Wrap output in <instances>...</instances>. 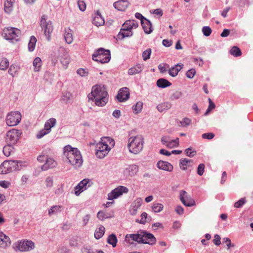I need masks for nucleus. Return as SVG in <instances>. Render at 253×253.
<instances>
[{
  "label": "nucleus",
  "instance_id": "nucleus-26",
  "mask_svg": "<svg viewBox=\"0 0 253 253\" xmlns=\"http://www.w3.org/2000/svg\"><path fill=\"white\" fill-rule=\"evenodd\" d=\"M193 161L188 159H182L180 160L179 166L180 168L182 170H186L187 167L192 166Z\"/></svg>",
  "mask_w": 253,
  "mask_h": 253
},
{
  "label": "nucleus",
  "instance_id": "nucleus-13",
  "mask_svg": "<svg viewBox=\"0 0 253 253\" xmlns=\"http://www.w3.org/2000/svg\"><path fill=\"white\" fill-rule=\"evenodd\" d=\"M187 194L186 192L184 190L180 191V200L182 204L186 207H192L195 205V201L191 198L190 196L188 197L185 196L186 199H185L184 196Z\"/></svg>",
  "mask_w": 253,
  "mask_h": 253
},
{
  "label": "nucleus",
  "instance_id": "nucleus-29",
  "mask_svg": "<svg viewBox=\"0 0 253 253\" xmlns=\"http://www.w3.org/2000/svg\"><path fill=\"white\" fill-rule=\"evenodd\" d=\"M14 1V0H5L4 9L5 12L10 13L12 11Z\"/></svg>",
  "mask_w": 253,
  "mask_h": 253
},
{
  "label": "nucleus",
  "instance_id": "nucleus-37",
  "mask_svg": "<svg viewBox=\"0 0 253 253\" xmlns=\"http://www.w3.org/2000/svg\"><path fill=\"white\" fill-rule=\"evenodd\" d=\"M117 241L118 240L116 236L114 234L110 235L108 237L107 243L111 245L113 247H115L116 246Z\"/></svg>",
  "mask_w": 253,
  "mask_h": 253
},
{
  "label": "nucleus",
  "instance_id": "nucleus-5",
  "mask_svg": "<svg viewBox=\"0 0 253 253\" xmlns=\"http://www.w3.org/2000/svg\"><path fill=\"white\" fill-rule=\"evenodd\" d=\"M21 134L22 132L20 130L12 129L8 131L5 138L6 144L15 145L20 138Z\"/></svg>",
  "mask_w": 253,
  "mask_h": 253
},
{
  "label": "nucleus",
  "instance_id": "nucleus-8",
  "mask_svg": "<svg viewBox=\"0 0 253 253\" xmlns=\"http://www.w3.org/2000/svg\"><path fill=\"white\" fill-rule=\"evenodd\" d=\"M20 35V31L14 28H9L4 29L2 32V36L7 40L18 41Z\"/></svg>",
  "mask_w": 253,
  "mask_h": 253
},
{
  "label": "nucleus",
  "instance_id": "nucleus-56",
  "mask_svg": "<svg viewBox=\"0 0 253 253\" xmlns=\"http://www.w3.org/2000/svg\"><path fill=\"white\" fill-rule=\"evenodd\" d=\"M78 5L80 10L82 11H84L86 9V4L83 0H79Z\"/></svg>",
  "mask_w": 253,
  "mask_h": 253
},
{
  "label": "nucleus",
  "instance_id": "nucleus-45",
  "mask_svg": "<svg viewBox=\"0 0 253 253\" xmlns=\"http://www.w3.org/2000/svg\"><path fill=\"white\" fill-rule=\"evenodd\" d=\"M78 149L76 148H72L70 145H67L64 148L63 155L66 157V155H69L70 152H73L74 151H77Z\"/></svg>",
  "mask_w": 253,
  "mask_h": 253
},
{
  "label": "nucleus",
  "instance_id": "nucleus-53",
  "mask_svg": "<svg viewBox=\"0 0 253 253\" xmlns=\"http://www.w3.org/2000/svg\"><path fill=\"white\" fill-rule=\"evenodd\" d=\"M142 199L140 198H137L131 204L134 208L138 209L141 205Z\"/></svg>",
  "mask_w": 253,
  "mask_h": 253
},
{
  "label": "nucleus",
  "instance_id": "nucleus-64",
  "mask_svg": "<svg viewBox=\"0 0 253 253\" xmlns=\"http://www.w3.org/2000/svg\"><path fill=\"white\" fill-rule=\"evenodd\" d=\"M191 123V120L189 118H185L183 119V120L180 122V124L181 125L184 126L186 127L189 126Z\"/></svg>",
  "mask_w": 253,
  "mask_h": 253
},
{
  "label": "nucleus",
  "instance_id": "nucleus-33",
  "mask_svg": "<svg viewBox=\"0 0 253 253\" xmlns=\"http://www.w3.org/2000/svg\"><path fill=\"white\" fill-rule=\"evenodd\" d=\"M62 210V207L59 205H55L51 207L48 210V214L51 215L61 212Z\"/></svg>",
  "mask_w": 253,
  "mask_h": 253
},
{
  "label": "nucleus",
  "instance_id": "nucleus-23",
  "mask_svg": "<svg viewBox=\"0 0 253 253\" xmlns=\"http://www.w3.org/2000/svg\"><path fill=\"white\" fill-rule=\"evenodd\" d=\"M183 64L180 63H178L175 65L174 66L170 68L169 70V74L171 77H175L178 73V72L181 70L182 68Z\"/></svg>",
  "mask_w": 253,
  "mask_h": 253
},
{
  "label": "nucleus",
  "instance_id": "nucleus-55",
  "mask_svg": "<svg viewBox=\"0 0 253 253\" xmlns=\"http://www.w3.org/2000/svg\"><path fill=\"white\" fill-rule=\"evenodd\" d=\"M129 20H126L123 25V27L121 29V30H123L124 31H128L132 30L131 27L130 26Z\"/></svg>",
  "mask_w": 253,
  "mask_h": 253
},
{
  "label": "nucleus",
  "instance_id": "nucleus-31",
  "mask_svg": "<svg viewBox=\"0 0 253 253\" xmlns=\"http://www.w3.org/2000/svg\"><path fill=\"white\" fill-rule=\"evenodd\" d=\"M14 145L9 144H6V145L3 147V153L5 156L8 157L10 156L11 153L14 151Z\"/></svg>",
  "mask_w": 253,
  "mask_h": 253
},
{
  "label": "nucleus",
  "instance_id": "nucleus-58",
  "mask_svg": "<svg viewBox=\"0 0 253 253\" xmlns=\"http://www.w3.org/2000/svg\"><path fill=\"white\" fill-rule=\"evenodd\" d=\"M185 152L186 155L190 158L193 157L196 154V151L194 150L192 151L191 148H187Z\"/></svg>",
  "mask_w": 253,
  "mask_h": 253
},
{
  "label": "nucleus",
  "instance_id": "nucleus-21",
  "mask_svg": "<svg viewBox=\"0 0 253 253\" xmlns=\"http://www.w3.org/2000/svg\"><path fill=\"white\" fill-rule=\"evenodd\" d=\"M56 165V162L53 159L47 157L45 163L42 167V170H46L48 169L54 168Z\"/></svg>",
  "mask_w": 253,
  "mask_h": 253
},
{
  "label": "nucleus",
  "instance_id": "nucleus-36",
  "mask_svg": "<svg viewBox=\"0 0 253 253\" xmlns=\"http://www.w3.org/2000/svg\"><path fill=\"white\" fill-rule=\"evenodd\" d=\"M56 123V120L54 118H50L44 124V127L46 128V130H51V128L53 127Z\"/></svg>",
  "mask_w": 253,
  "mask_h": 253
},
{
  "label": "nucleus",
  "instance_id": "nucleus-51",
  "mask_svg": "<svg viewBox=\"0 0 253 253\" xmlns=\"http://www.w3.org/2000/svg\"><path fill=\"white\" fill-rule=\"evenodd\" d=\"M111 217H112L111 215H107V213H105L102 211H99L97 213V217L99 219L101 220H103L107 218H110Z\"/></svg>",
  "mask_w": 253,
  "mask_h": 253
},
{
  "label": "nucleus",
  "instance_id": "nucleus-27",
  "mask_svg": "<svg viewBox=\"0 0 253 253\" xmlns=\"http://www.w3.org/2000/svg\"><path fill=\"white\" fill-rule=\"evenodd\" d=\"M157 85L160 88H166L171 85V84L164 78H160L157 81Z\"/></svg>",
  "mask_w": 253,
  "mask_h": 253
},
{
  "label": "nucleus",
  "instance_id": "nucleus-24",
  "mask_svg": "<svg viewBox=\"0 0 253 253\" xmlns=\"http://www.w3.org/2000/svg\"><path fill=\"white\" fill-rule=\"evenodd\" d=\"M143 69V66L141 64H137L136 66L130 68L128 70V74L134 75L140 73Z\"/></svg>",
  "mask_w": 253,
  "mask_h": 253
},
{
  "label": "nucleus",
  "instance_id": "nucleus-22",
  "mask_svg": "<svg viewBox=\"0 0 253 253\" xmlns=\"http://www.w3.org/2000/svg\"><path fill=\"white\" fill-rule=\"evenodd\" d=\"M141 25L145 33L149 34L152 32V24L147 19H146L144 21H142Z\"/></svg>",
  "mask_w": 253,
  "mask_h": 253
},
{
  "label": "nucleus",
  "instance_id": "nucleus-57",
  "mask_svg": "<svg viewBox=\"0 0 253 253\" xmlns=\"http://www.w3.org/2000/svg\"><path fill=\"white\" fill-rule=\"evenodd\" d=\"M182 93L180 91H176L172 93L170 96L171 100L178 99L182 96Z\"/></svg>",
  "mask_w": 253,
  "mask_h": 253
},
{
  "label": "nucleus",
  "instance_id": "nucleus-12",
  "mask_svg": "<svg viewBox=\"0 0 253 253\" xmlns=\"http://www.w3.org/2000/svg\"><path fill=\"white\" fill-rule=\"evenodd\" d=\"M128 191L127 188L123 186H120L113 190L111 192L108 194V199L109 200H113L118 198L123 193H127Z\"/></svg>",
  "mask_w": 253,
  "mask_h": 253
},
{
  "label": "nucleus",
  "instance_id": "nucleus-9",
  "mask_svg": "<svg viewBox=\"0 0 253 253\" xmlns=\"http://www.w3.org/2000/svg\"><path fill=\"white\" fill-rule=\"evenodd\" d=\"M46 16L43 15L41 17V26L44 31V34L47 41L50 40V34L53 31L52 23L50 21H46Z\"/></svg>",
  "mask_w": 253,
  "mask_h": 253
},
{
  "label": "nucleus",
  "instance_id": "nucleus-47",
  "mask_svg": "<svg viewBox=\"0 0 253 253\" xmlns=\"http://www.w3.org/2000/svg\"><path fill=\"white\" fill-rule=\"evenodd\" d=\"M152 52V50L151 48H147L146 50H144L142 53V58L144 61H146L149 59L150 57V55Z\"/></svg>",
  "mask_w": 253,
  "mask_h": 253
},
{
  "label": "nucleus",
  "instance_id": "nucleus-17",
  "mask_svg": "<svg viewBox=\"0 0 253 253\" xmlns=\"http://www.w3.org/2000/svg\"><path fill=\"white\" fill-rule=\"evenodd\" d=\"M92 23L97 27L102 26L105 23L104 19L98 10H97L93 16Z\"/></svg>",
  "mask_w": 253,
  "mask_h": 253
},
{
  "label": "nucleus",
  "instance_id": "nucleus-20",
  "mask_svg": "<svg viewBox=\"0 0 253 253\" xmlns=\"http://www.w3.org/2000/svg\"><path fill=\"white\" fill-rule=\"evenodd\" d=\"M10 168V172L20 170L21 169L23 162L20 161H8Z\"/></svg>",
  "mask_w": 253,
  "mask_h": 253
},
{
  "label": "nucleus",
  "instance_id": "nucleus-11",
  "mask_svg": "<svg viewBox=\"0 0 253 253\" xmlns=\"http://www.w3.org/2000/svg\"><path fill=\"white\" fill-rule=\"evenodd\" d=\"M21 114L17 112H11L6 117V122L9 126H14L18 124L21 121Z\"/></svg>",
  "mask_w": 253,
  "mask_h": 253
},
{
  "label": "nucleus",
  "instance_id": "nucleus-61",
  "mask_svg": "<svg viewBox=\"0 0 253 253\" xmlns=\"http://www.w3.org/2000/svg\"><path fill=\"white\" fill-rule=\"evenodd\" d=\"M71 95L69 92L65 93L62 96L61 99L65 102H68L71 99Z\"/></svg>",
  "mask_w": 253,
  "mask_h": 253
},
{
  "label": "nucleus",
  "instance_id": "nucleus-15",
  "mask_svg": "<svg viewBox=\"0 0 253 253\" xmlns=\"http://www.w3.org/2000/svg\"><path fill=\"white\" fill-rule=\"evenodd\" d=\"M138 171V166L135 164L128 165L124 170V175L126 176H133Z\"/></svg>",
  "mask_w": 253,
  "mask_h": 253
},
{
  "label": "nucleus",
  "instance_id": "nucleus-62",
  "mask_svg": "<svg viewBox=\"0 0 253 253\" xmlns=\"http://www.w3.org/2000/svg\"><path fill=\"white\" fill-rule=\"evenodd\" d=\"M77 73L78 75L82 77H86L88 75V72L83 68H80L77 71Z\"/></svg>",
  "mask_w": 253,
  "mask_h": 253
},
{
  "label": "nucleus",
  "instance_id": "nucleus-35",
  "mask_svg": "<svg viewBox=\"0 0 253 253\" xmlns=\"http://www.w3.org/2000/svg\"><path fill=\"white\" fill-rule=\"evenodd\" d=\"M101 141L104 144H107L111 148L115 145L114 140L110 137H103L101 138Z\"/></svg>",
  "mask_w": 253,
  "mask_h": 253
},
{
  "label": "nucleus",
  "instance_id": "nucleus-28",
  "mask_svg": "<svg viewBox=\"0 0 253 253\" xmlns=\"http://www.w3.org/2000/svg\"><path fill=\"white\" fill-rule=\"evenodd\" d=\"M171 106L172 105L170 102H165L158 105L157 109L160 112H163L169 109Z\"/></svg>",
  "mask_w": 253,
  "mask_h": 253
},
{
  "label": "nucleus",
  "instance_id": "nucleus-32",
  "mask_svg": "<svg viewBox=\"0 0 253 253\" xmlns=\"http://www.w3.org/2000/svg\"><path fill=\"white\" fill-rule=\"evenodd\" d=\"M64 38L67 43H71L73 42V35L72 30L70 28L65 30Z\"/></svg>",
  "mask_w": 253,
  "mask_h": 253
},
{
  "label": "nucleus",
  "instance_id": "nucleus-30",
  "mask_svg": "<svg viewBox=\"0 0 253 253\" xmlns=\"http://www.w3.org/2000/svg\"><path fill=\"white\" fill-rule=\"evenodd\" d=\"M133 35V32L131 30L124 31L120 30L118 35V37L120 40H122L125 38L130 37Z\"/></svg>",
  "mask_w": 253,
  "mask_h": 253
},
{
  "label": "nucleus",
  "instance_id": "nucleus-54",
  "mask_svg": "<svg viewBox=\"0 0 253 253\" xmlns=\"http://www.w3.org/2000/svg\"><path fill=\"white\" fill-rule=\"evenodd\" d=\"M212 30L209 26H204L202 28V32L204 36H209L211 33Z\"/></svg>",
  "mask_w": 253,
  "mask_h": 253
},
{
  "label": "nucleus",
  "instance_id": "nucleus-59",
  "mask_svg": "<svg viewBox=\"0 0 253 253\" xmlns=\"http://www.w3.org/2000/svg\"><path fill=\"white\" fill-rule=\"evenodd\" d=\"M205 171V165L204 164H200L197 169V173L200 176H202Z\"/></svg>",
  "mask_w": 253,
  "mask_h": 253
},
{
  "label": "nucleus",
  "instance_id": "nucleus-2",
  "mask_svg": "<svg viewBox=\"0 0 253 253\" xmlns=\"http://www.w3.org/2000/svg\"><path fill=\"white\" fill-rule=\"evenodd\" d=\"M89 100H94L98 106H104L108 101V94L104 85L96 84L92 87L91 93L88 95Z\"/></svg>",
  "mask_w": 253,
  "mask_h": 253
},
{
  "label": "nucleus",
  "instance_id": "nucleus-18",
  "mask_svg": "<svg viewBox=\"0 0 253 253\" xmlns=\"http://www.w3.org/2000/svg\"><path fill=\"white\" fill-rule=\"evenodd\" d=\"M157 166L158 169L168 171H171L173 170V166L169 163L163 161L158 162Z\"/></svg>",
  "mask_w": 253,
  "mask_h": 253
},
{
  "label": "nucleus",
  "instance_id": "nucleus-41",
  "mask_svg": "<svg viewBox=\"0 0 253 253\" xmlns=\"http://www.w3.org/2000/svg\"><path fill=\"white\" fill-rule=\"evenodd\" d=\"M143 103L141 101L137 102L134 106H132L133 113L135 114L139 113L142 110Z\"/></svg>",
  "mask_w": 253,
  "mask_h": 253
},
{
  "label": "nucleus",
  "instance_id": "nucleus-3",
  "mask_svg": "<svg viewBox=\"0 0 253 253\" xmlns=\"http://www.w3.org/2000/svg\"><path fill=\"white\" fill-rule=\"evenodd\" d=\"M143 138L141 135H137L129 138L127 147L130 152L133 154H138L143 149Z\"/></svg>",
  "mask_w": 253,
  "mask_h": 253
},
{
  "label": "nucleus",
  "instance_id": "nucleus-49",
  "mask_svg": "<svg viewBox=\"0 0 253 253\" xmlns=\"http://www.w3.org/2000/svg\"><path fill=\"white\" fill-rule=\"evenodd\" d=\"M0 237L2 238L3 240H4V242H5V245L4 246H9L11 244V241L9 237L2 232H0Z\"/></svg>",
  "mask_w": 253,
  "mask_h": 253
},
{
  "label": "nucleus",
  "instance_id": "nucleus-43",
  "mask_svg": "<svg viewBox=\"0 0 253 253\" xmlns=\"http://www.w3.org/2000/svg\"><path fill=\"white\" fill-rule=\"evenodd\" d=\"M230 53L234 57H238L242 54L241 50L237 46H233L230 50Z\"/></svg>",
  "mask_w": 253,
  "mask_h": 253
},
{
  "label": "nucleus",
  "instance_id": "nucleus-44",
  "mask_svg": "<svg viewBox=\"0 0 253 253\" xmlns=\"http://www.w3.org/2000/svg\"><path fill=\"white\" fill-rule=\"evenodd\" d=\"M164 206L160 203H154L152 207V210L155 212H159L163 209Z\"/></svg>",
  "mask_w": 253,
  "mask_h": 253
},
{
  "label": "nucleus",
  "instance_id": "nucleus-40",
  "mask_svg": "<svg viewBox=\"0 0 253 253\" xmlns=\"http://www.w3.org/2000/svg\"><path fill=\"white\" fill-rule=\"evenodd\" d=\"M36 42V38L33 36H31L28 44V49L29 51L32 52L34 51Z\"/></svg>",
  "mask_w": 253,
  "mask_h": 253
},
{
  "label": "nucleus",
  "instance_id": "nucleus-6",
  "mask_svg": "<svg viewBox=\"0 0 253 253\" xmlns=\"http://www.w3.org/2000/svg\"><path fill=\"white\" fill-rule=\"evenodd\" d=\"M35 248L34 243L31 240H21L14 244L15 250L20 252H27L34 249Z\"/></svg>",
  "mask_w": 253,
  "mask_h": 253
},
{
  "label": "nucleus",
  "instance_id": "nucleus-34",
  "mask_svg": "<svg viewBox=\"0 0 253 253\" xmlns=\"http://www.w3.org/2000/svg\"><path fill=\"white\" fill-rule=\"evenodd\" d=\"M105 229L104 226H100L97 228L94 233V237L96 239H99L104 234Z\"/></svg>",
  "mask_w": 253,
  "mask_h": 253
},
{
  "label": "nucleus",
  "instance_id": "nucleus-42",
  "mask_svg": "<svg viewBox=\"0 0 253 253\" xmlns=\"http://www.w3.org/2000/svg\"><path fill=\"white\" fill-rule=\"evenodd\" d=\"M166 146L169 148L178 147L179 146V138H176L175 139L171 140L168 144L166 145Z\"/></svg>",
  "mask_w": 253,
  "mask_h": 253
},
{
  "label": "nucleus",
  "instance_id": "nucleus-4",
  "mask_svg": "<svg viewBox=\"0 0 253 253\" xmlns=\"http://www.w3.org/2000/svg\"><path fill=\"white\" fill-rule=\"evenodd\" d=\"M93 60L102 64L107 63L111 59V53L109 50L100 48L95 51L92 55Z\"/></svg>",
  "mask_w": 253,
  "mask_h": 253
},
{
  "label": "nucleus",
  "instance_id": "nucleus-14",
  "mask_svg": "<svg viewBox=\"0 0 253 253\" xmlns=\"http://www.w3.org/2000/svg\"><path fill=\"white\" fill-rule=\"evenodd\" d=\"M129 97V92L127 87H123L120 89L116 96V98L119 102H123L127 100Z\"/></svg>",
  "mask_w": 253,
  "mask_h": 253
},
{
  "label": "nucleus",
  "instance_id": "nucleus-38",
  "mask_svg": "<svg viewBox=\"0 0 253 253\" xmlns=\"http://www.w3.org/2000/svg\"><path fill=\"white\" fill-rule=\"evenodd\" d=\"M58 52L60 59H69L68 53L64 48L62 47H60Z\"/></svg>",
  "mask_w": 253,
  "mask_h": 253
},
{
  "label": "nucleus",
  "instance_id": "nucleus-10",
  "mask_svg": "<svg viewBox=\"0 0 253 253\" xmlns=\"http://www.w3.org/2000/svg\"><path fill=\"white\" fill-rule=\"evenodd\" d=\"M111 148L107 144H104L101 141L98 143L96 146V155L99 159H102L106 156Z\"/></svg>",
  "mask_w": 253,
  "mask_h": 253
},
{
  "label": "nucleus",
  "instance_id": "nucleus-25",
  "mask_svg": "<svg viewBox=\"0 0 253 253\" xmlns=\"http://www.w3.org/2000/svg\"><path fill=\"white\" fill-rule=\"evenodd\" d=\"M10 172V168L8 161H4L0 165V173L6 174Z\"/></svg>",
  "mask_w": 253,
  "mask_h": 253
},
{
  "label": "nucleus",
  "instance_id": "nucleus-50",
  "mask_svg": "<svg viewBox=\"0 0 253 253\" xmlns=\"http://www.w3.org/2000/svg\"><path fill=\"white\" fill-rule=\"evenodd\" d=\"M50 131L49 130H46V128L44 127V128L41 130L37 134V137L39 139L41 138L45 135L49 133Z\"/></svg>",
  "mask_w": 253,
  "mask_h": 253
},
{
  "label": "nucleus",
  "instance_id": "nucleus-48",
  "mask_svg": "<svg viewBox=\"0 0 253 253\" xmlns=\"http://www.w3.org/2000/svg\"><path fill=\"white\" fill-rule=\"evenodd\" d=\"M9 66V61L6 58H3L0 62V69L1 70H5Z\"/></svg>",
  "mask_w": 253,
  "mask_h": 253
},
{
  "label": "nucleus",
  "instance_id": "nucleus-1",
  "mask_svg": "<svg viewBox=\"0 0 253 253\" xmlns=\"http://www.w3.org/2000/svg\"><path fill=\"white\" fill-rule=\"evenodd\" d=\"M125 241L129 245H134L133 241L139 244H149L153 245L156 242V239L151 233L145 231L140 230L136 234H127L126 235Z\"/></svg>",
  "mask_w": 253,
  "mask_h": 253
},
{
  "label": "nucleus",
  "instance_id": "nucleus-52",
  "mask_svg": "<svg viewBox=\"0 0 253 253\" xmlns=\"http://www.w3.org/2000/svg\"><path fill=\"white\" fill-rule=\"evenodd\" d=\"M246 203V198H243L235 203L234 206L236 208H241Z\"/></svg>",
  "mask_w": 253,
  "mask_h": 253
},
{
  "label": "nucleus",
  "instance_id": "nucleus-63",
  "mask_svg": "<svg viewBox=\"0 0 253 253\" xmlns=\"http://www.w3.org/2000/svg\"><path fill=\"white\" fill-rule=\"evenodd\" d=\"M214 137V134L211 132L203 133L202 137L203 139H211Z\"/></svg>",
  "mask_w": 253,
  "mask_h": 253
},
{
  "label": "nucleus",
  "instance_id": "nucleus-39",
  "mask_svg": "<svg viewBox=\"0 0 253 253\" xmlns=\"http://www.w3.org/2000/svg\"><path fill=\"white\" fill-rule=\"evenodd\" d=\"M33 64L34 67V71L35 72L39 71L42 66L41 59L40 57H36L34 60Z\"/></svg>",
  "mask_w": 253,
  "mask_h": 253
},
{
  "label": "nucleus",
  "instance_id": "nucleus-60",
  "mask_svg": "<svg viewBox=\"0 0 253 253\" xmlns=\"http://www.w3.org/2000/svg\"><path fill=\"white\" fill-rule=\"evenodd\" d=\"M196 74V71L194 69L188 70L186 73V77L189 79H192Z\"/></svg>",
  "mask_w": 253,
  "mask_h": 253
},
{
  "label": "nucleus",
  "instance_id": "nucleus-46",
  "mask_svg": "<svg viewBox=\"0 0 253 253\" xmlns=\"http://www.w3.org/2000/svg\"><path fill=\"white\" fill-rule=\"evenodd\" d=\"M18 70V67L15 65H11L8 70V73L12 77H14Z\"/></svg>",
  "mask_w": 253,
  "mask_h": 253
},
{
  "label": "nucleus",
  "instance_id": "nucleus-7",
  "mask_svg": "<svg viewBox=\"0 0 253 253\" xmlns=\"http://www.w3.org/2000/svg\"><path fill=\"white\" fill-rule=\"evenodd\" d=\"M68 162L76 167H80L83 163V160L80 152L77 149V151L70 152L69 155H66Z\"/></svg>",
  "mask_w": 253,
  "mask_h": 253
},
{
  "label": "nucleus",
  "instance_id": "nucleus-16",
  "mask_svg": "<svg viewBox=\"0 0 253 253\" xmlns=\"http://www.w3.org/2000/svg\"><path fill=\"white\" fill-rule=\"evenodd\" d=\"M89 181V179H84L75 187V194L76 196H79L81 192L86 189L87 184Z\"/></svg>",
  "mask_w": 253,
  "mask_h": 253
},
{
  "label": "nucleus",
  "instance_id": "nucleus-19",
  "mask_svg": "<svg viewBox=\"0 0 253 253\" xmlns=\"http://www.w3.org/2000/svg\"><path fill=\"white\" fill-rule=\"evenodd\" d=\"M127 0H121L115 2L113 4L114 7L119 11H124L128 5Z\"/></svg>",
  "mask_w": 253,
  "mask_h": 253
}]
</instances>
